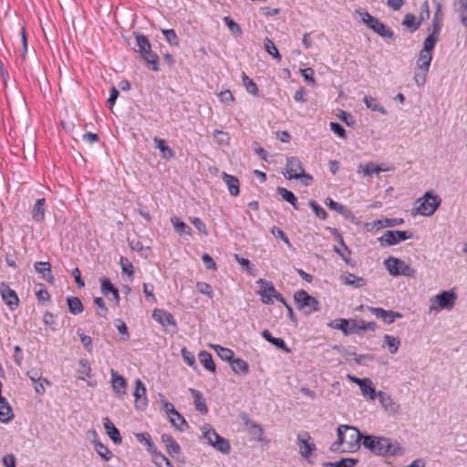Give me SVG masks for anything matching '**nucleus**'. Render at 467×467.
I'll return each mask as SVG.
<instances>
[{
	"label": "nucleus",
	"mask_w": 467,
	"mask_h": 467,
	"mask_svg": "<svg viewBox=\"0 0 467 467\" xmlns=\"http://www.w3.org/2000/svg\"><path fill=\"white\" fill-rule=\"evenodd\" d=\"M359 169H362V171L364 172V174L368 175V176H371L374 173L378 174L381 171H390L389 168H382L379 165H378L372 161L366 163L364 166L360 165Z\"/></svg>",
	"instance_id": "nucleus-45"
},
{
	"label": "nucleus",
	"mask_w": 467,
	"mask_h": 467,
	"mask_svg": "<svg viewBox=\"0 0 467 467\" xmlns=\"http://www.w3.org/2000/svg\"><path fill=\"white\" fill-rule=\"evenodd\" d=\"M135 437L139 442L144 443L147 446L148 451H152L156 447L148 432L136 433Z\"/></svg>",
	"instance_id": "nucleus-53"
},
{
	"label": "nucleus",
	"mask_w": 467,
	"mask_h": 467,
	"mask_svg": "<svg viewBox=\"0 0 467 467\" xmlns=\"http://www.w3.org/2000/svg\"><path fill=\"white\" fill-rule=\"evenodd\" d=\"M211 348L216 352L222 360L231 362L234 358V353L231 348L217 344L211 345Z\"/></svg>",
	"instance_id": "nucleus-38"
},
{
	"label": "nucleus",
	"mask_w": 467,
	"mask_h": 467,
	"mask_svg": "<svg viewBox=\"0 0 467 467\" xmlns=\"http://www.w3.org/2000/svg\"><path fill=\"white\" fill-rule=\"evenodd\" d=\"M404 223L402 218H385L381 220H376L373 222L374 227L377 229L388 228L400 225Z\"/></svg>",
	"instance_id": "nucleus-35"
},
{
	"label": "nucleus",
	"mask_w": 467,
	"mask_h": 467,
	"mask_svg": "<svg viewBox=\"0 0 467 467\" xmlns=\"http://www.w3.org/2000/svg\"><path fill=\"white\" fill-rule=\"evenodd\" d=\"M152 317L160 324L164 329L172 327V333L177 331V323L174 317L168 311L161 308H155L152 312Z\"/></svg>",
	"instance_id": "nucleus-14"
},
{
	"label": "nucleus",
	"mask_w": 467,
	"mask_h": 467,
	"mask_svg": "<svg viewBox=\"0 0 467 467\" xmlns=\"http://www.w3.org/2000/svg\"><path fill=\"white\" fill-rule=\"evenodd\" d=\"M277 192L285 202H289L295 209H298L297 198L291 191L283 187H278Z\"/></svg>",
	"instance_id": "nucleus-46"
},
{
	"label": "nucleus",
	"mask_w": 467,
	"mask_h": 467,
	"mask_svg": "<svg viewBox=\"0 0 467 467\" xmlns=\"http://www.w3.org/2000/svg\"><path fill=\"white\" fill-rule=\"evenodd\" d=\"M441 26H442V17H441V5L438 4L436 12H435L432 21H431V26L430 27L431 33L429 35L439 37Z\"/></svg>",
	"instance_id": "nucleus-30"
},
{
	"label": "nucleus",
	"mask_w": 467,
	"mask_h": 467,
	"mask_svg": "<svg viewBox=\"0 0 467 467\" xmlns=\"http://www.w3.org/2000/svg\"><path fill=\"white\" fill-rule=\"evenodd\" d=\"M402 25L408 27L410 32L416 31L421 25L420 21L416 20V16L412 14H406Z\"/></svg>",
	"instance_id": "nucleus-49"
},
{
	"label": "nucleus",
	"mask_w": 467,
	"mask_h": 467,
	"mask_svg": "<svg viewBox=\"0 0 467 467\" xmlns=\"http://www.w3.org/2000/svg\"><path fill=\"white\" fill-rule=\"evenodd\" d=\"M309 206L313 209L316 216L321 220H326L327 218V213L326 210L320 206L316 201L311 200L309 202Z\"/></svg>",
	"instance_id": "nucleus-58"
},
{
	"label": "nucleus",
	"mask_w": 467,
	"mask_h": 467,
	"mask_svg": "<svg viewBox=\"0 0 467 467\" xmlns=\"http://www.w3.org/2000/svg\"><path fill=\"white\" fill-rule=\"evenodd\" d=\"M294 300L298 309L304 311L307 315L320 310L319 301L316 297L308 295L303 289L298 290L294 294Z\"/></svg>",
	"instance_id": "nucleus-8"
},
{
	"label": "nucleus",
	"mask_w": 467,
	"mask_h": 467,
	"mask_svg": "<svg viewBox=\"0 0 467 467\" xmlns=\"http://www.w3.org/2000/svg\"><path fill=\"white\" fill-rule=\"evenodd\" d=\"M196 288L199 293L207 296L209 298L213 297V291L212 286L205 282H197Z\"/></svg>",
	"instance_id": "nucleus-62"
},
{
	"label": "nucleus",
	"mask_w": 467,
	"mask_h": 467,
	"mask_svg": "<svg viewBox=\"0 0 467 467\" xmlns=\"http://www.w3.org/2000/svg\"><path fill=\"white\" fill-rule=\"evenodd\" d=\"M296 443L299 447V452L303 459L309 462L312 453L317 450V446L308 432L304 431L297 434Z\"/></svg>",
	"instance_id": "nucleus-11"
},
{
	"label": "nucleus",
	"mask_w": 467,
	"mask_h": 467,
	"mask_svg": "<svg viewBox=\"0 0 467 467\" xmlns=\"http://www.w3.org/2000/svg\"><path fill=\"white\" fill-rule=\"evenodd\" d=\"M162 34L171 46H179V40L174 29H163Z\"/></svg>",
	"instance_id": "nucleus-61"
},
{
	"label": "nucleus",
	"mask_w": 467,
	"mask_h": 467,
	"mask_svg": "<svg viewBox=\"0 0 467 467\" xmlns=\"http://www.w3.org/2000/svg\"><path fill=\"white\" fill-rule=\"evenodd\" d=\"M348 325V335L360 334L366 331H375L377 324L374 321H365L363 319L350 318Z\"/></svg>",
	"instance_id": "nucleus-16"
},
{
	"label": "nucleus",
	"mask_w": 467,
	"mask_h": 467,
	"mask_svg": "<svg viewBox=\"0 0 467 467\" xmlns=\"http://www.w3.org/2000/svg\"><path fill=\"white\" fill-rule=\"evenodd\" d=\"M412 236L413 234L410 231L388 230L384 232L380 237L378 238V241L381 246H390L398 244L402 241L410 239Z\"/></svg>",
	"instance_id": "nucleus-10"
},
{
	"label": "nucleus",
	"mask_w": 467,
	"mask_h": 467,
	"mask_svg": "<svg viewBox=\"0 0 467 467\" xmlns=\"http://www.w3.org/2000/svg\"><path fill=\"white\" fill-rule=\"evenodd\" d=\"M202 439L218 451L228 454L231 451V445L227 439L219 435L212 427L205 426L202 431Z\"/></svg>",
	"instance_id": "nucleus-7"
},
{
	"label": "nucleus",
	"mask_w": 467,
	"mask_h": 467,
	"mask_svg": "<svg viewBox=\"0 0 467 467\" xmlns=\"http://www.w3.org/2000/svg\"><path fill=\"white\" fill-rule=\"evenodd\" d=\"M169 418L171 423L179 431H183L188 428L187 421L177 410L169 415Z\"/></svg>",
	"instance_id": "nucleus-42"
},
{
	"label": "nucleus",
	"mask_w": 467,
	"mask_h": 467,
	"mask_svg": "<svg viewBox=\"0 0 467 467\" xmlns=\"http://www.w3.org/2000/svg\"><path fill=\"white\" fill-rule=\"evenodd\" d=\"M379 398V403L381 404V406L383 407V409L388 412V413H390V414H398L400 413V405L396 402L390 395L383 392V391H379L378 392V396Z\"/></svg>",
	"instance_id": "nucleus-18"
},
{
	"label": "nucleus",
	"mask_w": 467,
	"mask_h": 467,
	"mask_svg": "<svg viewBox=\"0 0 467 467\" xmlns=\"http://www.w3.org/2000/svg\"><path fill=\"white\" fill-rule=\"evenodd\" d=\"M341 280L346 285L353 288H360L367 285L368 281L362 276H358L352 273L346 272L341 275Z\"/></svg>",
	"instance_id": "nucleus-22"
},
{
	"label": "nucleus",
	"mask_w": 467,
	"mask_h": 467,
	"mask_svg": "<svg viewBox=\"0 0 467 467\" xmlns=\"http://www.w3.org/2000/svg\"><path fill=\"white\" fill-rule=\"evenodd\" d=\"M223 180L227 185L228 191L231 195L237 196L240 193L239 180L236 176L230 175L226 172L223 173Z\"/></svg>",
	"instance_id": "nucleus-29"
},
{
	"label": "nucleus",
	"mask_w": 467,
	"mask_h": 467,
	"mask_svg": "<svg viewBox=\"0 0 467 467\" xmlns=\"http://www.w3.org/2000/svg\"><path fill=\"white\" fill-rule=\"evenodd\" d=\"M337 439L330 446L332 452H355L359 450L364 435L358 428L342 424L337 427Z\"/></svg>",
	"instance_id": "nucleus-1"
},
{
	"label": "nucleus",
	"mask_w": 467,
	"mask_h": 467,
	"mask_svg": "<svg viewBox=\"0 0 467 467\" xmlns=\"http://www.w3.org/2000/svg\"><path fill=\"white\" fill-rule=\"evenodd\" d=\"M45 204L46 199L39 198L36 200L35 205L33 206L31 213L32 218L37 223H40L45 219Z\"/></svg>",
	"instance_id": "nucleus-31"
},
{
	"label": "nucleus",
	"mask_w": 467,
	"mask_h": 467,
	"mask_svg": "<svg viewBox=\"0 0 467 467\" xmlns=\"http://www.w3.org/2000/svg\"><path fill=\"white\" fill-rule=\"evenodd\" d=\"M439 40V37H436L434 36L429 35L424 42H423V47L420 49L421 51H424V53H431L432 54V51Z\"/></svg>",
	"instance_id": "nucleus-55"
},
{
	"label": "nucleus",
	"mask_w": 467,
	"mask_h": 467,
	"mask_svg": "<svg viewBox=\"0 0 467 467\" xmlns=\"http://www.w3.org/2000/svg\"><path fill=\"white\" fill-rule=\"evenodd\" d=\"M102 420L104 429L109 437L110 438V440L115 444H120L122 442V438L116 426L111 422V420L108 417L103 418Z\"/></svg>",
	"instance_id": "nucleus-24"
},
{
	"label": "nucleus",
	"mask_w": 467,
	"mask_h": 467,
	"mask_svg": "<svg viewBox=\"0 0 467 467\" xmlns=\"http://www.w3.org/2000/svg\"><path fill=\"white\" fill-rule=\"evenodd\" d=\"M384 265L392 276L403 275L412 278L416 276V270L400 258L389 256L384 261Z\"/></svg>",
	"instance_id": "nucleus-4"
},
{
	"label": "nucleus",
	"mask_w": 467,
	"mask_h": 467,
	"mask_svg": "<svg viewBox=\"0 0 467 467\" xmlns=\"http://www.w3.org/2000/svg\"><path fill=\"white\" fill-rule=\"evenodd\" d=\"M100 289L103 296H107L109 294H110L114 290V285L110 282L109 278H102L100 280Z\"/></svg>",
	"instance_id": "nucleus-64"
},
{
	"label": "nucleus",
	"mask_w": 467,
	"mask_h": 467,
	"mask_svg": "<svg viewBox=\"0 0 467 467\" xmlns=\"http://www.w3.org/2000/svg\"><path fill=\"white\" fill-rule=\"evenodd\" d=\"M78 365L79 368L78 370V379L81 380H86L87 379L90 378L92 375V369L89 365V362L87 359L82 358L78 361Z\"/></svg>",
	"instance_id": "nucleus-43"
},
{
	"label": "nucleus",
	"mask_w": 467,
	"mask_h": 467,
	"mask_svg": "<svg viewBox=\"0 0 467 467\" xmlns=\"http://www.w3.org/2000/svg\"><path fill=\"white\" fill-rule=\"evenodd\" d=\"M358 460L354 458H342L337 462H326L324 467H355Z\"/></svg>",
	"instance_id": "nucleus-41"
},
{
	"label": "nucleus",
	"mask_w": 467,
	"mask_h": 467,
	"mask_svg": "<svg viewBox=\"0 0 467 467\" xmlns=\"http://www.w3.org/2000/svg\"><path fill=\"white\" fill-rule=\"evenodd\" d=\"M265 51L274 58L277 59L278 61L281 60V55L275 45V43L268 37H265Z\"/></svg>",
	"instance_id": "nucleus-51"
},
{
	"label": "nucleus",
	"mask_w": 467,
	"mask_h": 467,
	"mask_svg": "<svg viewBox=\"0 0 467 467\" xmlns=\"http://www.w3.org/2000/svg\"><path fill=\"white\" fill-rule=\"evenodd\" d=\"M428 72V70L416 69L413 78L418 87H422L425 85Z\"/></svg>",
	"instance_id": "nucleus-63"
},
{
	"label": "nucleus",
	"mask_w": 467,
	"mask_h": 467,
	"mask_svg": "<svg viewBox=\"0 0 467 467\" xmlns=\"http://www.w3.org/2000/svg\"><path fill=\"white\" fill-rule=\"evenodd\" d=\"M0 295L4 303L11 311L17 308L20 301L16 292L4 282L0 284Z\"/></svg>",
	"instance_id": "nucleus-15"
},
{
	"label": "nucleus",
	"mask_w": 467,
	"mask_h": 467,
	"mask_svg": "<svg viewBox=\"0 0 467 467\" xmlns=\"http://www.w3.org/2000/svg\"><path fill=\"white\" fill-rule=\"evenodd\" d=\"M242 78L245 90L254 96H257L258 88L255 82L252 78H250L245 73H243Z\"/></svg>",
	"instance_id": "nucleus-52"
},
{
	"label": "nucleus",
	"mask_w": 467,
	"mask_h": 467,
	"mask_svg": "<svg viewBox=\"0 0 467 467\" xmlns=\"http://www.w3.org/2000/svg\"><path fill=\"white\" fill-rule=\"evenodd\" d=\"M94 303L97 306L96 314L100 317L107 318L109 314V309L105 305V302L102 297H94Z\"/></svg>",
	"instance_id": "nucleus-54"
},
{
	"label": "nucleus",
	"mask_w": 467,
	"mask_h": 467,
	"mask_svg": "<svg viewBox=\"0 0 467 467\" xmlns=\"http://www.w3.org/2000/svg\"><path fill=\"white\" fill-rule=\"evenodd\" d=\"M363 102L368 109L372 111L379 112L382 115H387L388 111L386 109L380 104L377 98H373L371 96H365L363 98Z\"/></svg>",
	"instance_id": "nucleus-32"
},
{
	"label": "nucleus",
	"mask_w": 467,
	"mask_h": 467,
	"mask_svg": "<svg viewBox=\"0 0 467 467\" xmlns=\"http://www.w3.org/2000/svg\"><path fill=\"white\" fill-rule=\"evenodd\" d=\"M119 265H120L122 273L127 274L130 277H133L134 267H133L132 263L128 258L121 256Z\"/></svg>",
	"instance_id": "nucleus-56"
},
{
	"label": "nucleus",
	"mask_w": 467,
	"mask_h": 467,
	"mask_svg": "<svg viewBox=\"0 0 467 467\" xmlns=\"http://www.w3.org/2000/svg\"><path fill=\"white\" fill-rule=\"evenodd\" d=\"M34 267L44 280L48 284L54 285L55 277L52 275L51 265L48 262H36Z\"/></svg>",
	"instance_id": "nucleus-21"
},
{
	"label": "nucleus",
	"mask_w": 467,
	"mask_h": 467,
	"mask_svg": "<svg viewBox=\"0 0 467 467\" xmlns=\"http://www.w3.org/2000/svg\"><path fill=\"white\" fill-rule=\"evenodd\" d=\"M257 284L259 285L257 294L261 296V301L265 305H273V298L277 293L273 283L260 278Z\"/></svg>",
	"instance_id": "nucleus-13"
},
{
	"label": "nucleus",
	"mask_w": 467,
	"mask_h": 467,
	"mask_svg": "<svg viewBox=\"0 0 467 467\" xmlns=\"http://www.w3.org/2000/svg\"><path fill=\"white\" fill-rule=\"evenodd\" d=\"M441 202V199L434 194L433 192H426L424 195L416 201L418 206L415 208L416 213L422 216H431Z\"/></svg>",
	"instance_id": "nucleus-5"
},
{
	"label": "nucleus",
	"mask_w": 467,
	"mask_h": 467,
	"mask_svg": "<svg viewBox=\"0 0 467 467\" xmlns=\"http://www.w3.org/2000/svg\"><path fill=\"white\" fill-rule=\"evenodd\" d=\"M182 357L187 365L191 368H196L195 357L192 352L188 350L185 347L182 348Z\"/></svg>",
	"instance_id": "nucleus-59"
},
{
	"label": "nucleus",
	"mask_w": 467,
	"mask_h": 467,
	"mask_svg": "<svg viewBox=\"0 0 467 467\" xmlns=\"http://www.w3.org/2000/svg\"><path fill=\"white\" fill-rule=\"evenodd\" d=\"M262 337L266 341H268L269 343L273 344L277 348L282 349L285 353H290L291 352V349L286 346L285 340L280 338V337H273L271 332L268 329H264L262 331Z\"/></svg>",
	"instance_id": "nucleus-26"
},
{
	"label": "nucleus",
	"mask_w": 467,
	"mask_h": 467,
	"mask_svg": "<svg viewBox=\"0 0 467 467\" xmlns=\"http://www.w3.org/2000/svg\"><path fill=\"white\" fill-rule=\"evenodd\" d=\"M372 30L384 38L394 39L393 32L379 19L373 25Z\"/></svg>",
	"instance_id": "nucleus-44"
},
{
	"label": "nucleus",
	"mask_w": 467,
	"mask_h": 467,
	"mask_svg": "<svg viewBox=\"0 0 467 467\" xmlns=\"http://www.w3.org/2000/svg\"><path fill=\"white\" fill-rule=\"evenodd\" d=\"M171 222L173 225V228L175 230V232L180 234V235H191L192 234V230L191 228L184 223L182 222V220H180V218L178 217H172L171 219Z\"/></svg>",
	"instance_id": "nucleus-40"
},
{
	"label": "nucleus",
	"mask_w": 467,
	"mask_h": 467,
	"mask_svg": "<svg viewBox=\"0 0 467 467\" xmlns=\"http://www.w3.org/2000/svg\"><path fill=\"white\" fill-rule=\"evenodd\" d=\"M14 418L13 410L8 403L7 400L4 397H0V422L7 423Z\"/></svg>",
	"instance_id": "nucleus-25"
},
{
	"label": "nucleus",
	"mask_w": 467,
	"mask_h": 467,
	"mask_svg": "<svg viewBox=\"0 0 467 467\" xmlns=\"http://www.w3.org/2000/svg\"><path fill=\"white\" fill-rule=\"evenodd\" d=\"M135 399L134 406L139 410H143L148 406V399L146 396V387L143 382L137 379L135 381V389L133 392Z\"/></svg>",
	"instance_id": "nucleus-17"
},
{
	"label": "nucleus",
	"mask_w": 467,
	"mask_h": 467,
	"mask_svg": "<svg viewBox=\"0 0 467 467\" xmlns=\"http://www.w3.org/2000/svg\"><path fill=\"white\" fill-rule=\"evenodd\" d=\"M284 176L287 180L305 179L304 183L306 185H308L313 181V177L310 174L305 172L302 162L297 157L286 158L285 171L284 172Z\"/></svg>",
	"instance_id": "nucleus-6"
},
{
	"label": "nucleus",
	"mask_w": 467,
	"mask_h": 467,
	"mask_svg": "<svg viewBox=\"0 0 467 467\" xmlns=\"http://www.w3.org/2000/svg\"><path fill=\"white\" fill-rule=\"evenodd\" d=\"M213 137L217 143L221 145H228L230 143V136L227 132L223 130H215Z\"/></svg>",
	"instance_id": "nucleus-60"
},
{
	"label": "nucleus",
	"mask_w": 467,
	"mask_h": 467,
	"mask_svg": "<svg viewBox=\"0 0 467 467\" xmlns=\"http://www.w3.org/2000/svg\"><path fill=\"white\" fill-rule=\"evenodd\" d=\"M431 301V309L435 311L441 309L451 310L456 304L457 295L453 290H444L436 295Z\"/></svg>",
	"instance_id": "nucleus-9"
},
{
	"label": "nucleus",
	"mask_w": 467,
	"mask_h": 467,
	"mask_svg": "<svg viewBox=\"0 0 467 467\" xmlns=\"http://www.w3.org/2000/svg\"><path fill=\"white\" fill-rule=\"evenodd\" d=\"M369 311L376 316L377 318L381 319L386 324H392L396 318H401L402 314L392 310H386L382 307H369Z\"/></svg>",
	"instance_id": "nucleus-19"
},
{
	"label": "nucleus",
	"mask_w": 467,
	"mask_h": 467,
	"mask_svg": "<svg viewBox=\"0 0 467 467\" xmlns=\"http://www.w3.org/2000/svg\"><path fill=\"white\" fill-rule=\"evenodd\" d=\"M241 419L244 421V425L248 433L254 437V439L259 442H268L265 437V431L262 425L256 423L254 420L250 419L246 413L241 415Z\"/></svg>",
	"instance_id": "nucleus-12"
},
{
	"label": "nucleus",
	"mask_w": 467,
	"mask_h": 467,
	"mask_svg": "<svg viewBox=\"0 0 467 467\" xmlns=\"http://www.w3.org/2000/svg\"><path fill=\"white\" fill-rule=\"evenodd\" d=\"M154 143L164 159L171 160L174 158L175 153L173 150L166 144V141L163 139L154 138Z\"/></svg>",
	"instance_id": "nucleus-34"
},
{
	"label": "nucleus",
	"mask_w": 467,
	"mask_h": 467,
	"mask_svg": "<svg viewBox=\"0 0 467 467\" xmlns=\"http://www.w3.org/2000/svg\"><path fill=\"white\" fill-rule=\"evenodd\" d=\"M363 446L372 453L379 456L402 455L404 451V449L398 441H392L387 437H379L374 435L363 436Z\"/></svg>",
	"instance_id": "nucleus-2"
},
{
	"label": "nucleus",
	"mask_w": 467,
	"mask_h": 467,
	"mask_svg": "<svg viewBox=\"0 0 467 467\" xmlns=\"http://www.w3.org/2000/svg\"><path fill=\"white\" fill-rule=\"evenodd\" d=\"M189 391L191 392L192 398H193V403L195 406V409L202 414H206L208 412V408L206 405V401L204 398L202 397L201 391L195 389H189Z\"/></svg>",
	"instance_id": "nucleus-28"
},
{
	"label": "nucleus",
	"mask_w": 467,
	"mask_h": 467,
	"mask_svg": "<svg viewBox=\"0 0 467 467\" xmlns=\"http://www.w3.org/2000/svg\"><path fill=\"white\" fill-rule=\"evenodd\" d=\"M223 22L234 35L240 36L242 34L241 26L231 16H224Z\"/></svg>",
	"instance_id": "nucleus-57"
},
{
	"label": "nucleus",
	"mask_w": 467,
	"mask_h": 467,
	"mask_svg": "<svg viewBox=\"0 0 467 467\" xmlns=\"http://www.w3.org/2000/svg\"><path fill=\"white\" fill-rule=\"evenodd\" d=\"M199 360L201 364L204 367L205 369L214 372L215 371V364L213 360L212 355L206 350H202L198 354Z\"/></svg>",
	"instance_id": "nucleus-37"
},
{
	"label": "nucleus",
	"mask_w": 467,
	"mask_h": 467,
	"mask_svg": "<svg viewBox=\"0 0 467 467\" xmlns=\"http://www.w3.org/2000/svg\"><path fill=\"white\" fill-rule=\"evenodd\" d=\"M161 440L164 443L167 452L171 457H175L182 452L180 444L172 438L171 434L162 433Z\"/></svg>",
	"instance_id": "nucleus-20"
},
{
	"label": "nucleus",
	"mask_w": 467,
	"mask_h": 467,
	"mask_svg": "<svg viewBox=\"0 0 467 467\" xmlns=\"http://www.w3.org/2000/svg\"><path fill=\"white\" fill-rule=\"evenodd\" d=\"M67 304L72 315H79L84 310L83 304L78 296H67Z\"/></svg>",
	"instance_id": "nucleus-36"
},
{
	"label": "nucleus",
	"mask_w": 467,
	"mask_h": 467,
	"mask_svg": "<svg viewBox=\"0 0 467 467\" xmlns=\"http://www.w3.org/2000/svg\"><path fill=\"white\" fill-rule=\"evenodd\" d=\"M230 365L233 371L236 374L246 375L249 372L248 363L242 358H233Z\"/></svg>",
	"instance_id": "nucleus-39"
},
{
	"label": "nucleus",
	"mask_w": 467,
	"mask_h": 467,
	"mask_svg": "<svg viewBox=\"0 0 467 467\" xmlns=\"http://www.w3.org/2000/svg\"><path fill=\"white\" fill-rule=\"evenodd\" d=\"M136 46L134 50L140 54L141 57L151 67L153 71H159V56L152 52L151 45L144 35L136 34Z\"/></svg>",
	"instance_id": "nucleus-3"
},
{
	"label": "nucleus",
	"mask_w": 467,
	"mask_h": 467,
	"mask_svg": "<svg viewBox=\"0 0 467 467\" xmlns=\"http://www.w3.org/2000/svg\"><path fill=\"white\" fill-rule=\"evenodd\" d=\"M384 342L388 346L389 351L391 354L397 353L400 345V340L399 337L387 334L384 336Z\"/></svg>",
	"instance_id": "nucleus-50"
},
{
	"label": "nucleus",
	"mask_w": 467,
	"mask_h": 467,
	"mask_svg": "<svg viewBox=\"0 0 467 467\" xmlns=\"http://www.w3.org/2000/svg\"><path fill=\"white\" fill-rule=\"evenodd\" d=\"M110 374L113 390L118 395H124L127 389V381L125 378L119 375L114 369H111Z\"/></svg>",
	"instance_id": "nucleus-23"
},
{
	"label": "nucleus",
	"mask_w": 467,
	"mask_h": 467,
	"mask_svg": "<svg viewBox=\"0 0 467 467\" xmlns=\"http://www.w3.org/2000/svg\"><path fill=\"white\" fill-rule=\"evenodd\" d=\"M94 445H95V451H97V453L105 461H109L113 454L112 452L109 451V449L104 445L100 441H94Z\"/></svg>",
	"instance_id": "nucleus-48"
},
{
	"label": "nucleus",
	"mask_w": 467,
	"mask_h": 467,
	"mask_svg": "<svg viewBox=\"0 0 467 467\" xmlns=\"http://www.w3.org/2000/svg\"><path fill=\"white\" fill-rule=\"evenodd\" d=\"M349 320L346 318H337L329 323V327L340 330L344 335L348 336Z\"/></svg>",
	"instance_id": "nucleus-47"
},
{
	"label": "nucleus",
	"mask_w": 467,
	"mask_h": 467,
	"mask_svg": "<svg viewBox=\"0 0 467 467\" xmlns=\"http://www.w3.org/2000/svg\"><path fill=\"white\" fill-rule=\"evenodd\" d=\"M432 60V54L424 53V51L420 50L417 60H416V69H423L430 70L431 63Z\"/></svg>",
	"instance_id": "nucleus-33"
},
{
	"label": "nucleus",
	"mask_w": 467,
	"mask_h": 467,
	"mask_svg": "<svg viewBox=\"0 0 467 467\" xmlns=\"http://www.w3.org/2000/svg\"><path fill=\"white\" fill-rule=\"evenodd\" d=\"M358 386L363 396L368 397L371 400L377 398L378 393L369 379H362V380H359Z\"/></svg>",
	"instance_id": "nucleus-27"
}]
</instances>
